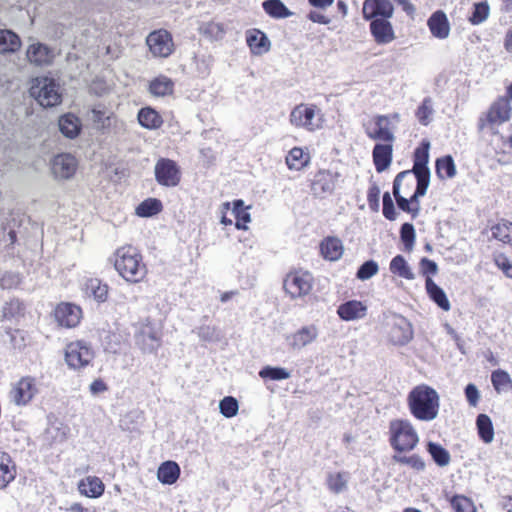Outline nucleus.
Returning a JSON list of instances; mask_svg holds the SVG:
<instances>
[{"instance_id": "f257e3e1", "label": "nucleus", "mask_w": 512, "mask_h": 512, "mask_svg": "<svg viewBox=\"0 0 512 512\" xmlns=\"http://www.w3.org/2000/svg\"><path fill=\"white\" fill-rule=\"evenodd\" d=\"M410 413L418 420L429 422L439 413L440 397L437 391L425 384L414 387L408 394Z\"/></svg>"}, {"instance_id": "f03ea898", "label": "nucleus", "mask_w": 512, "mask_h": 512, "mask_svg": "<svg viewBox=\"0 0 512 512\" xmlns=\"http://www.w3.org/2000/svg\"><path fill=\"white\" fill-rule=\"evenodd\" d=\"M114 256V268L124 280L139 283L145 278L147 267L136 248L132 246L118 248Z\"/></svg>"}, {"instance_id": "7ed1b4c3", "label": "nucleus", "mask_w": 512, "mask_h": 512, "mask_svg": "<svg viewBox=\"0 0 512 512\" xmlns=\"http://www.w3.org/2000/svg\"><path fill=\"white\" fill-rule=\"evenodd\" d=\"M29 93L44 108H52L62 103L61 86L53 77H36Z\"/></svg>"}, {"instance_id": "20e7f679", "label": "nucleus", "mask_w": 512, "mask_h": 512, "mask_svg": "<svg viewBox=\"0 0 512 512\" xmlns=\"http://www.w3.org/2000/svg\"><path fill=\"white\" fill-rule=\"evenodd\" d=\"M389 431L390 445L398 453L412 451L419 442V436L409 420H392Z\"/></svg>"}, {"instance_id": "39448f33", "label": "nucleus", "mask_w": 512, "mask_h": 512, "mask_svg": "<svg viewBox=\"0 0 512 512\" xmlns=\"http://www.w3.org/2000/svg\"><path fill=\"white\" fill-rule=\"evenodd\" d=\"M313 287V276L307 271H293L283 280V289L291 299L301 298L310 293Z\"/></svg>"}, {"instance_id": "423d86ee", "label": "nucleus", "mask_w": 512, "mask_h": 512, "mask_svg": "<svg viewBox=\"0 0 512 512\" xmlns=\"http://www.w3.org/2000/svg\"><path fill=\"white\" fill-rule=\"evenodd\" d=\"M94 356L91 345L84 340L69 343L65 350V361L70 368L75 370L86 367Z\"/></svg>"}, {"instance_id": "0eeeda50", "label": "nucleus", "mask_w": 512, "mask_h": 512, "mask_svg": "<svg viewBox=\"0 0 512 512\" xmlns=\"http://www.w3.org/2000/svg\"><path fill=\"white\" fill-rule=\"evenodd\" d=\"M146 44L155 57L166 58L174 51L172 35L165 29L150 32L146 38Z\"/></svg>"}, {"instance_id": "6e6552de", "label": "nucleus", "mask_w": 512, "mask_h": 512, "mask_svg": "<svg viewBox=\"0 0 512 512\" xmlns=\"http://www.w3.org/2000/svg\"><path fill=\"white\" fill-rule=\"evenodd\" d=\"M156 181L166 187H175L181 180V172L177 163L168 158H160L155 165Z\"/></svg>"}, {"instance_id": "1a4fd4ad", "label": "nucleus", "mask_w": 512, "mask_h": 512, "mask_svg": "<svg viewBox=\"0 0 512 512\" xmlns=\"http://www.w3.org/2000/svg\"><path fill=\"white\" fill-rule=\"evenodd\" d=\"M78 168V160L71 153H59L51 161L53 176L59 180L71 179Z\"/></svg>"}, {"instance_id": "9d476101", "label": "nucleus", "mask_w": 512, "mask_h": 512, "mask_svg": "<svg viewBox=\"0 0 512 512\" xmlns=\"http://www.w3.org/2000/svg\"><path fill=\"white\" fill-rule=\"evenodd\" d=\"M340 174L331 170H319L312 180L311 191L317 198L332 194Z\"/></svg>"}, {"instance_id": "9b49d317", "label": "nucleus", "mask_w": 512, "mask_h": 512, "mask_svg": "<svg viewBox=\"0 0 512 512\" xmlns=\"http://www.w3.org/2000/svg\"><path fill=\"white\" fill-rule=\"evenodd\" d=\"M394 6L390 0H365L362 7L363 18L366 21L391 18Z\"/></svg>"}, {"instance_id": "f8f14e48", "label": "nucleus", "mask_w": 512, "mask_h": 512, "mask_svg": "<svg viewBox=\"0 0 512 512\" xmlns=\"http://www.w3.org/2000/svg\"><path fill=\"white\" fill-rule=\"evenodd\" d=\"M394 322L390 331V339L396 345H406L413 338V328L410 321L400 314L393 316Z\"/></svg>"}, {"instance_id": "ddd939ff", "label": "nucleus", "mask_w": 512, "mask_h": 512, "mask_svg": "<svg viewBox=\"0 0 512 512\" xmlns=\"http://www.w3.org/2000/svg\"><path fill=\"white\" fill-rule=\"evenodd\" d=\"M81 308L71 303H61L55 309V319L59 325L72 328L75 327L81 318Z\"/></svg>"}, {"instance_id": "4468645a", "label": "nucleus", "mask_w": 512, "mask_h": 512, "mask_svg": "<svg viewBox=\"0 0 512 512\" xmlns=\"http://www.w3.org/2000/svg\"><path fill=\"white\" fill-rule=\"evenodd\" d=\"M315 109L305 105L296 106L290 114L291 124L297 127H304L309 131L319 128V124L314 123Z\"/></svg>"}, {"instance_id": "2eb2a0df", "label": "nucleus", "mask_w": 512, "mask_h": 512, "mask_svg": "<svg viewBox=\"0 0 512 512\" xmlns=\"http://www.w3.org/2000/svg\"><path fill=\"white\" fill-rule=\"evenodd\" d=\"M28 61L35 66H44L52 63L53 50L46 44L37 42L29 45L26 51Z\"/></svg>"}, {"instance_id": "dca6fc26", "label": "nucleus", "mask_w": 512, "mask_h": 512, "mask_svg": "<svg viewBox=\"0 0 512 512\" xmlns=\"http://www.w3.org/2000/svg\"><path fill=\"white\" fill-rule=\"evenodd\" d=\"M387 19H375L370 21V32L375 42L380 45L388 44L395 39L393 26Z\"/></svg>"}, {"instance_id": "f3484780", "label": "nucleus", "mask_w": 512, "mask_h": 512, "mask_svg": "<svg viewBox=\"0 0 512 512\" xmlns=\"http://www.w3.org/2000/svg\"><path fill=\"white\" fill-rule=\"evenodd\" d=\"M410 172L411 171H401L396 175L393 181L392 191L398 208L403 212L410 213L412 218L414 219L419 215L420 208L411 206L409 199L405 198L400 193L401 182L407 175L410 174Z\"/></svg>"}, {"instance_id": "a211bd4d", "label": "nucleus", "mask_w": 512, "mask_h": 512, "mask_svg": "<svg viewBox=\"0 0 512 512\" xmlns=\"http://www.w3.org/2000/svg\"><path fill=\"white\" fill-rule=\"evenodd\" d=\"M36 392L34 379L24 377L17 383L12 392L13 401L17 405H26L32 400Z\"/></svg>"}, {"instance_id": "6ab92c4d", "label": "nucleus", "mask_w": 512, "mask_h": 512, "mask_svg": "<svg viewBox=\"0 0 512 512\" xmlns=\"http://www.w3.org/2000/svg\"><path fill=\"white\" fill-rule=\"evenodd\" d=\"M431 34L438 39H446L450 33V23L447 15L442 10L431 14L427 21Z\"/></svg>"}, {"instance_id": "aec40b11", "label": "nucleus", "mask_w": 512, "mask_h": 512, "mask_svg": "<svg viewBox=\"0 0 512 512\" xmlns=\"http://www.w3.org/2000/svg\"><path fill=\"white\" fill-rule=\"evenodd\" d=\"M337 314L344 321H353L364 318L367 307L361 301L349 300L338 307Z\"/></svg>"}, {"instance_id": "412c9836", "label": "nucleus", "mask_w": 512, "mask_h": 512, "mask_svg": "<svg viewBox=\"0 0 512 512\" xmlns=\"http://www.w3.org/2000/svg\"><path fill=\"white\" fill-rule=\"evenodd\" d=\"M58 127L61 134L69 139H75L82 131L81 120L73 113L61 115L58 120Z\"/></svg>"}, {"instance_id": "4be33fe9", "label": "nucleus", "mask_w": 512, "mask_h": 512, "mask_svg": "<svg viewBox=\"0 0 512 512\" xmlns=\"http://www.w3.org/2000/svg\"><path fill=\"white\" fill-rule=\"evenodd\" d=\"M429 148L430 143L423 140L419 147L414 150L413 154V167L410 173H427L431 174L429 163Z\"/></svg>"}, {"instance_id": "5701e85b", "label": "nucleus", "mask_w": 512, "mask_h": 512, "mask_svg": "<svg viewBox=\"0 0 512 512\" xmlns=\"http://www.w3.org/2000/svg\"><path fill=\"white\" fill-rule=\"evenodd\" d=\"M246 42L255 55H261L270 49V41L267 35L258 29L247 31Z\"/></svg>"}, {"instance_id": "b1692460", "label": "nucleus", "mask_w": 512, "mask_h": 512, "mask_svg": "<svg viewBox=\"0 0 512 512\" xmlns=\"http://www.w3.org/2000/svg\"><path fill=\"white\" fill-rule=\"evenodd\" d=\"M16 464L7 452L0 451V489L6 488L16 477Z\"/></svg>"}, {"instance_id": "393cba45", "label": "nucleus", "mask_w": 512, "mask_h": 512, "mask_svg": "<svg viewBox=\"0 0 512 512\" xmlns=\"http://www.w3.org/2000/svg\"><path fill=\"white\" fill-rule=\"evenodd\" d=\"M392 151L391 144H375L372 155L377 172L381 173L388 169L392 161Z\"/></svg>"}, {"instance_id": "a878e982", "label": "nucleus", "mask_w": 512, "mask_h": 512, "mask_svg": "<svg viewBox=\"0 0 512 512\" xmlns=\"http://www.w3.org/2000/svg\"><path fill=\"white\" fill-rule=\"evenodd\" d=\"M375 129L370 131L367 129V135L374 140H381L384 142H392L394 140L393 133L389 130V116L377 115L375 117Z\"/></svg>"}, {"instance_id": "bb28decb", "label": "nucleus", "mask_w": 512, "mask_h": 512, "mask_svg": "<svg viewBox=\"0 0 512 512\" xmlns=\"http://www.w3.org/2000/svg\"><path fill=\"white\" fill-rule=\"evenodd\" d=\"M511 107L507 100L500 99L492 104L487 114L490 124H501L510 117Z\"/></svg>"}, {"instance_id": "cd10ccee", "label": "nucleus", "mask_w": 512, "mask_h": 512, "mask_svg": "<svg viewBox=\"0 0 512 512\" xmlns=\"http://www.w3.org/2000/svg\"><path fill=\"white\" fill-rule=\"evenodd\" d=\"M180 476V466L177 462L168 460L160 464L157 478L162 484L172 485Z\"/></svg>"}, {"instance_id": "c85d7f7f", "label": "nucleus", "mask_w": 512, "mask_h": 512, "mask_svg": "<svg viewBox=\"0 0 512 512\" xmlns=\"http://www.w3.org/2000/svg\"><path fill=\"white\" fill-rule=\"evenodd\" d=\"M425 285L430 299L442 310L449 311L451 305L445 291L432 278H427Z\"/></svg>"}, {"instance_id": "c756f323", "label": "nucleus", "mask_w": 512, "mask_h": 512, "mask_svg": "<svg viewBox=\"0 0 512 512\" xmlns=\"http://www.w3.org/2000/svg\"><path fill=\"white\" fill-rule=\"evenodd\" d=\"M137 119L143 128L149 130L158 129L163 124L161 115L151 107L141 108L138 112Z\"/></svg>"}, {"instance_id": "7c9ffc66", "label": "nucleus", "mask_w": 512, "mask_h": 512, "mask_svg": "<svg viewBox=\"0 0 512 512\" xmlns=\"http://www.w3.org/2000/svg\"><path fill=\"white\" fill-rule=\"evenodd\" d=\"M21 44L17 33L9 29H0V54L15 53Z\"/></svg>"}, {"instance_id": "2f4dec72", "label": "nucleus", "mask_w": 512, "mask_h": 512, "mask_svg": "<svg viewBox=\"0 0 512 512\" xmlns=\"http://www.w3.org/2000/svg\"><path fill=\"white\" fill-rule=\"evenodd\" d=\"M321 255L330 261H337L343 254L342 242L336 237H328L320 244Z\"/></svg>"}, {"instance_id": "473e14b6", "label": "nucleus", "mask_w": 512, "mask_h": 512, "mask_svg": "<svg viewBox=\"0 0 512 512\" xmlns=\"http://www.w3.org/2000/svg\"><path fill=\"white\" fill-rule=\"evenodd\" d=\"M79 492L90 498H98L104 493V484L98 477L89 476L78 484Z\"/></svg>"}, {"instance_id": "72a5a7b5", "label": "nucleus", "mask_w": 512, "mask_h": 512, "mask_svg": "<svg viewBox=\"0 0 512 512\" xmlns=\"http://www.w3.org/2000/svg\"><path fill=\"white\" fill-rule=\"evenodd\" d=\"M426 451L429 453L434 463L439 467H446L451 462V455L449 451L437 442L428 441L426 444Z\"/></svg>"}, {"instance_id": "f704fd0d", "label": "nucleus", "mask_w": 512, "mask_h": 512, "mask_svg": "<svg viewBox=\"0 0 512 512\" xmlns=\"http://www.w3.org/2000/svg\"><path fill=\"white\" fill-rule=\"evenodd\" d=\"M435 172L439 179L455 177L457 170L454 159L451 155L440 157L435 162Z\"/></svg>"}, {"instance_id": "c9c22d12", "label": "nucleus", "mask_w": 512, "mask_h": 512, "mask_svg": "<svg viewBox=\"0 0 512 512\" xmlns=\"http://www.w3.org/2000/svg\"><path fill=\"white\" fill-rule=\"evenodd\" d=\"M476 428L479 438L486 444L494 439V427L491 418L487 414H479L476 418Z\"/></svg>"}, {"instance_id": "e433bc0d", "label": "nucleus", "mask_w": 512, "mask_h": 512, "mask_svg": "<svg viewBox=\"0 0 512 512\" xmlns=\"http://www.w3.org/2000/svg\"><path fill=\"white\" fill-rule=\"evenodd\" d=\"M317 337L316 328L313 326L302 327L291 336L290 345L294 349H300L310 344Z\"/></svg>"}, {"instance_id": "4c0bfd02", "label": "nucleus", "mask_w": 512, "mask_h": 512, "mask_svg": "<svg viewBox=\"0 0 512 512\" xmlns=\"http://www.w3.org/2000/svg\"><path fill=\"white\" fill-rule=\"evenodd\" d=\"M262 7L266 14L275 19L288 18L293 14L281 0H265Z\"/></svg>"}, {"instance_id": "58836bf2", "label": "nucleus", "mask_w": 512, "mask_h": 512, "mask_svg": "<svg viewBox=\"0 0 512 512\" xmlns=\"http://www.w3.org/2000/svg\"><path fill=\"white\" fill-rule=\"evenodd\" d=\"M109 287L107 284L102 283L100 279L93 278L86 283V292L92 296L98 303H103L107 300Z\"/></svg>"}, {"instance_id": "ea45409f", "label": "nucleus", "mask_w": 512, "mask_h": 512, "mask_svg": "<svg viewBox=\"0 0 512 512\" xmlns=\"http://www.w3.org/2000/svg\"><path fill=\"white\" fill-rule=\"evenodd\" d=\"M174 83L173 81L165 76L155 78L150 82L149 91L154 96H166L173 93Z\"/></svg>"}, {"instance_id": "a19ab883", "label": "nucleus", "mask_w": 512, "mask_h": 512, "mask_svg": "<svg viewBox=\"0 0 512 512\" xmlns=\"http://www.w3.org/2000/svg\"><path fill=\"white\" fill-rule=\"evenodd\" d=\"M390 271L401 278L413 280L415 278L410 266L402 255H396L390 262Z\"/></svg>"}, {"instance_id": "79ce46f5", "label": "nucleus", "mask_w": 512, "mask_h": 512, "mask_svg": "<svg viewBox=\"0 0 512 512\" xmlns=\"http://www.w3.org/2000/svg\"><path fill=\"white\" fill-rule=\"evenodd\" d=\"M232 213L236 219L235 227L238 230L247 229L246 223L251 221V216L247 208L244 207L243 200L237 199L233 201Z\"/></svg>"}, {"instance_id": "37998d69", "label": "nucleus", "mask_w": 512, "mask_h": 512, "mask_svg": "<svg viewBox=\"0 0 512 512\" xmlns=\"http://www.w3.org/2000/svg\"><path fill=\"white\" fill-rule=\"evenodd\" d=\"M393 461L398 464L407 465L417 472H423L426 469V463L418 454L410 456L401 455V453L394 454Z\"/></svg>"}, {"instance_id": "c03bdc74", "label": "nucleus", "mask_w": 512, "mask_h": 512, "mask_svg": "<svg viewBox=\"0 0 512 512\" xmlns=\"http://www.w3.org/2000/svg\"><path fill=\"white\" fill-rule=\"evenodd\" d=\"M162 202L156 198H148L142 201L136 208V214L140 217H151L161 212Z\"/></svg>"}, {"instance_id": "a18cd8bd", "label": "nucleus", "mask_w": 512, "mask_h": 512, "mask_svg": "<svg viewBox=\"0 0 512 512\" xmlns=\"http://www.w3.org/2000/svg\"><path fill=\"white\" fill-rule=\"evenodd\" d=\"M112 115L113 113L107 115L104 107L101 108V105H98L91 109L89 117L97 129L106 130L111 126Z\"/></svg>"}, {"instance_id": "49530a36", "label": "nucleus", "mask_w": 512, "mask_h": 512, "mask_svg": "<svg viewBox=\"0 0 512 512\" xmlns=\"http://www.w3.org/2000/svg\"><path fill=\"white\" fill-rule=\"evenodd\" d=\"M490 14V6L487 1H481L473 4L471 15L468 21L472 25L482 24L487 20Z\"/></svg>"}, {"instance_id": "de8ad7c7", "label": "nucleus", "mask_w": 512, "mask_h": 512, "mask_svg": "<svg viewBox=\"0 0 512 512\" xmlns=\"http://www.w3.org/2000/svg\"><path fill=\"white\" fill-rule=\"evenodd\" d=\"M259 376L264 380L281 381L290 378L291 374L286 368L267 365L259 371Z\"/></svg>"}, {"instance_id": "09e8293b", "label": "nucleus", "mask_w": 512, "mask_h": 512, "mask_svg": "<svg viewBox=\"0 0 512 512\" xmlns=\"http://www.w3.org/2000/svg\"><path fill=\"white\" fill-rule=\"evenodd\" d=\"M136 343L144 353H152L160 346L159 339L152 332L137 335Z\"/></svg>"}, {"instance_id": "8fccbe9b", "label": "nucleus", "mask_w": 512, "mask_h": 512, "mask_svg": "<svg viewBox=\"0 0 512 512\" xmlns=\"http://www.w3.org/2000/svg\"><path fill=\"white\" fill-rule=\"evenodd\" d=\"M434 113L433 101L431 97H425L418 106L415 116L420 124L427 126L431 122V116Z\"/></svg>"}, {"instance_id": "3c124183", "label": "nucleus", "mask_w": 512, "mask_h": 512, "mask_svg": "<svg viewBox=\"0 0 512 512\" xmlns=\"http://www.w3.org/2000/svg\"><path fill=\"white\" fill-rule=\"evenodd\" d=\"M491 382L497 393H501L512 386V379L509 373L502 369H497L492 372Z\"/></svg>"}, {"instance_id": "603ef678", "label": "nucleus", "mask_w": 512, "mask_h": 512, "mask_svg": "<svg viewBox=\"0 0 512 512\" xmlns=\"http://www.w3.org/2000/svg\"><path fill=\"white\" fill-rule=\"evenodd\" d=\"M308 162V157L304 158V152L301 148L294 147L286 157V164L289 169L300 170Z\"/></svg>"}, {"instance_id": "864d4df0", "label": "nucleus", "mask_w": 512, "mask_h": 512, "mask_svg": "<svg viewBox=\"0 0 512 512\" xmlns=\"http://www.w3.org/2000/svg\"><path fill=\"white\" fill-rule=\"evenodd\" d=\"M23 304L19 299H11L2 308V320H11L23 314Z\"/></svg>"}, {"instance_id": "5fc2aeb1", "label": "nucleus", "mask_w": 512, "mask_h": 512, "mask_svg": "<svg viewBox=\"0 0 512 512\" xmlns=\"http://www.w3.org/2000/svg\"><path fill=\"white\" fill-rule=\"evenodd\" d=\"M415 228L412 223L405 222L400 227V239L406 251H411L415 243Z\"/></svg>"}, {"instance_id": "6e6d98bb", "label": "nucleus", "mask_w": 512, "mask_h": 512, "mask_svg": "<svg viewBox=\"0 0 512 512\" xmlns=\"http://www.w3.org/2000/svg\"><path fill=\"white\" fill-rule=\"evenodd\" d=\"M379 271V265L375 260H367L363 262L356 272V278L361 281H366L376 275Z\"/></svg>"}, {"instance_id": "4d7b16f0", "label": "nucleus", "mask_w": 512, "mask_h": 512, "mask_svg": "<svg viewBox=\"0 0 512 512\" xmlns=\"http://www.w3.org/2000/svg\"><path fill=\"white\" fill-rule=\"evenodd\" d=\"M220 413L226 418H232L237 415L239 404L236 398L232 396L224 397L219 403Z\"/></svg>"}, {"instance_id": "13d9d810", "label": "nucleus", "mask_w": 512, "mask_h": 512, "mask_svg": "<svg viewBox=\"0 0 512 512\" xmlns=\"http://www.w3.org/2000/svg\"><path fill=\"white\" fill-rule=\"evenodd\" d=\"M200 32L211 40L221 39L224 35V29L221 24L215 22L204 23L200 27Z\"/></svg>"}, {"instance_id": "bf43d9fd", "label": "nucleus", "mask_w": 512, "mask_h": 512, "mask_svg": "<svg viewBox=\"0 0 512 512\" xmlns=\"http://www.w3.org/2000/svg\"><path fill=\"white\" fill-rule=\"evenodd\" d=\"M347 480L342 473H330L327 476L328 488L334 493H340L346 488Z\"/></svg>"}, {"instance_id": "052dcab7", "label": "nucleus", "mask_w": 512, "mask_h": 512, "mask_svg": "<svg viewBox=\"0 0 512 512\" xmlns=\"http://www.w3.org/2000/svg\"><path fill=\"white\" fill-rule=\"evenodd\" d=\"M492 235L495 239L502 241L503 243L509 242L510 222L503 221L492 227Z\"/></svg>"}, {"instance_id": "680f3d73", "label": "nucleus", "mask_w": 512, "mask_h": 512, "mask_svg": "<svg viewBox=\"0 0 512 512\" xmlns=\"http://www.w3.org/2000/svg\"><path fill=\"white\" fill-rule=\"evenodd\" d=\"M416 178V188L414 193L423 197L426 195L428 187L430 185L431 174L427 173H413Z\"/></svg>"}, {"instance_id": "e2e57ef3", "label": "nucleus", "mask_w": 512, "mask_h": 512, "mask_svg": "<svg viewBox=\"0 0 512 512\" xmlns=\"http://www.w3.org/2000/svg\"><path fill=\"white\" fill-rule=\"evenodd\" d=\"M379 197H380V188L376 183H373L367 192V201L369 204L370 209L373 212H378L380 208L379 203Z\"/></svg>"}, {"instance_id": "0e129e2a", "label": "nucleus", "mask_w": 512, "mask_h": 512, "mask_svg": "<svg viewBox=\"0 0 512 512\" xmlns=\"http://www.w3.org/2000/svg\"><path fill=\"white\" fill-rule=\"evenodd\" d=\"M419 265L420 271L424 276H426V279L431 278V276H434L438 273L437 263L429 258L423 257L420 260Z\"/></svg>"}, {"instance_id": "69168bd1", "label": "nucleus", "mask_w": 512, "mask_h": 512, "mask_svg": "<svg viewBox=\"0 0 512 512\" xmlns=\"http://www.w3.org/2000/svg\"><path fill=\"white\" fill-rule=\"evenodd\" d=\"M496 266L503 271V273L512 278V262L504 254H498L494 258Z\"/></svg>"}, {"instance_id": "338daca9", "label": "nucleus", "mask_w": 512, "mask_h": 512, "mask_svg": "<svg viewBox=\"0 0 512 512\" xmlns=\"http://www.w3.org/2000/svg\"><path fill=\"white\" fill-rule=\"evenodd\" d=\"M464 393L469 405L475 407L480 399V392L477 386L473 383L467 384Z\"/></svg>"}, {"instance_id": "774afa93", "label": "nucleus", "mask_w": 512, "mask_h": 512, "mask_svg": "<svg viewBox=\"0 0 512 512\" xmlns=\"http://www.w3.org/2000/svg\"><path fill=\"white\" fill-rule=\"evenodd\" d=\"M197 335L204 341H212L215 338V329L213 327L203 325L197 329Z\"/></svg>"}]
</instances>
